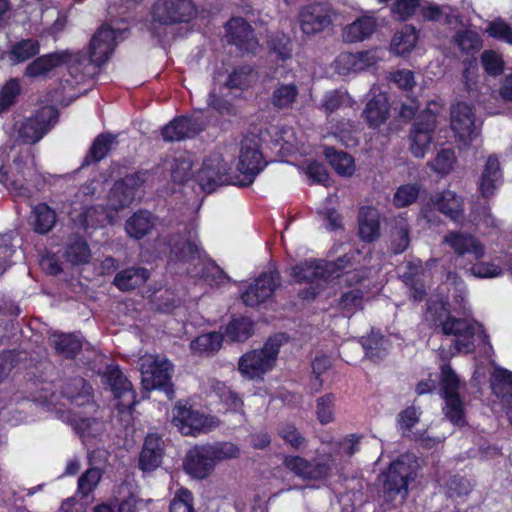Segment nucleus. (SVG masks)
Listing matches in <instances>:
<instances>
[{
  "label": "nucleus",
  "mask_w": 512,
  "mask_h": 512,
  "mask_svg": "<svg viewBox=\"0 0 512 512\" xmlns=\"http://www.w3.org/2000/svg\"><path fill=\"white\" fill-rule=\"evenodd\" d=\"M13 165L17 169V175L11 174L9 166H0V183L16 196L29 198L31 190L25 184L23 168L26 165L23 158L18 155L13 159Z\"/></svg>",
  "instance_id": "obj_21"
},
{
  "label": "nucleus",
  "mask_w": 512,
  "mask_h": 512,
  "mask_svg": "<svg viewBox=\"0 0 512 512\" xmlns=\"http://www.w3.org/2000/svg\"><path fill=\"white\" fill-rule=\"evenodd\" d=\"M39 51V41L34 38H26L12 44L6 55L11 64L16 65L35 57Z\"/></svg>",
  "instance_id": "obj_35"
},
{
  "label": "nucleus",
  "mask_w": 512,
  "mask_h": 512,
  "mask_svg": "<svg viewBox=\"0 0 512 512\" xmlns=\"http://www.w3.org/2000/svg\"><path fill=\"white\" fill-rule=\"evenodd\" d=\"M306 175L312 180L313 183L329 185L330 176L324 164L313 160L307 164Z\"/></svg>",
  "instance_id": "obj_64"
},
{
  "label": "nucleus",
  "mask_w": 512,
  "mask_h": 512,
  "mask_svg": "<svg viewBox=\"0 0 512 512\" xmlns=\"http://www.w3.org/2000/svg\"><path fill=\"white\" fill-rule=\"evenodd\" d=\"M226 41L242 53H255L258 47L252 26L242 17L232 18L226 22Z\"/></svg>",
  "instance_id": "obj_15"
},
{
  "label": "nucleus",
  "mask_w": 512,
  "mask_h": 512,
  "mask_svg": "<svg viewBox=\"0 0 512 512\" xmlns=\"http://www.w3.org/2000/svg\"><path fill=\"white\" fill-rule=\"evenodd\" d=\"M352 254H344L333 261L323 260L324 271L326 273L327 280L333 277H339V272L353 266Z\"/></svg>",
  "instance_id": "obj_59"
},
{
  "label": "nucleus",
  "mask_w": 512,
  "mask_h": 512,
  "mask_svg": "<svg viewBox=\"0 0 512 512\" xmlns=\"http://www.w3.org/2000/svg\"><path fill=\"white\" fill-rule=\"evenodd\" d=\"M280 335L269 337L261 349L249 351L239 360V371L249 379L261 377L275 366L281 347Z\"/></svg>",
  "instance_id": "obj_5"
},
{
  "label": "nucleus",
  "mask_w": 512,
  "mask_h": 512,
  "mask_svg": "<svg viewBox=\"0 0 512 512\" xmlns=\"http://www.w3.org/2000/svg\"><path fill=\"white\" fill-rule=\"evenodd\" d=\"M434 208L456 224L465 220L464 199L456 192L444 190L431 197Z\"/></svg>",
  "instance_id": "obj_18"
},
{
  "label": "nucleus",
  "mask_w": 512,
  "mask_h": 512,
  "mask_svg": "<svg viewBox=\"0 0 512 512\" xmlns=\"http://www.w3.org/2000/svg\"><path fill=\"white\" fill-rule=\"evenodd\" d=\"M22 93L18 78H10L0 88V114L5 113L14 106Z\"/></svg>",
  "instance_id": "obj_42"
},
{
  "label": "nucleus",
  "mask_w": 512,
  "mask_h": 512,
  "mask_svg": "<svg viewBox=\"0 0 512 512\" xmlns=\"http://www.w3.org/2000/svg\"><path fill=\"white\" fill-rule=\"evenodd\" d=\"M436 129V115L430 111L421 113L410 132V151L416 158H423L430 148Z\"/></svg>",
  "instance_id": "obj_13"
},
{
  "label": "nucleus",
  "mask_w": 512,
  "mask_h": 512,
  "mask_svg": "<svg viewBox=\"0 0 512 512\" xmlns=\"http://www.w3.org/2000/svg\"><path fill=\"white\" fill-rule=\"evenodd\" d=\"M173 423L183 435L196 436L217 426L215 418L195 409L187 401H178L173 410Z\"/></svg>",
  "instance_id": "obj_7"
},
{
  "label": "nucleus",
  "mask_w": 512,
  "mask_h": 512,
  "mask_svg": "<svg viewBox=\"0 0 512 512\" xmlns=\"http://www.w3.org/2000/svg\"><path fill=\"white\" fill-rule=\"evenodd\" d=\"M421 0H396L392 7V15L400 21L409 20L421 6Z\"/></svg>",
  "instance_id": "obj_55"
},
{
  "label": "nucleus",
  "mask_w": 512,
  "mask_h": 512,
  "mask_svg": "<svg viewBox=\"0 0 512 512\" xmlns=\"http://www.w3.org/2000/svg\"><path fill=\"white\" fill-rule=\"evenodd\" d=\"M440 390L442 397L459 395V378L449 364L441 366Z\"/></svg>",
  "instance_id": "obj_50"
},
{
  "label": "nucleus",
  "mask_w": 512,
  "mask_h": 512,
  "mask_svg": "<svg viewBox=\"0 0 512 512\" xmlns=\"http://www.w3.org/2000/svg\"><path fill=\"white\" fill-rule=\"evenodd\" d=\"M169 512H194L192 492L180 488L170 503Z\"/></svg>",
  "instance_id": "obj_56"
},
{
  "label": "nucleus",
  "mask_w": 512,
  "mask_h": 512,
  "mask_svg": "<svg viewBox=\"0 0 512 512\" xmlns=\"http://www.w3.org/2000/svg\"><path fill=\"white\" fill-rule=\"evenodd\" d=\"M255 80L254 68L250 65H242L235 68L226 79V88L247 89Z\"/></svg>",
  "instance_id": "obj_43"
},
{
  "label": "nucleus",
  "mask_w": 512,
  "mask_h": 512,
  "mask_svg": "<svg viewBox=\"0 0 512 512\" xmlns=\"http://www.w3.org/2000/svg\"><path fill=\"white\" fill-rule=\"evenodd\" d=\"M473 109L465 102H458L451 108V128L460 138L470 137L474 131Z\"/></svg>",
  "instance_id": "obj_26"
},
{
  "label": "nucleus",
  "mask_w": 512,
  "mask_h": 512,
  "mask_svg": "<svg viewBox=\"0 0 512 512\" xmlns=\"http://www.w3.org/2000/svg\"><path fill=\"white\" fill-rule=\"evenodd\" d=\"M34 231L39 234L48 233L56 223L55 211L46 203H39L33 208Z\"/></svg>",
  "instance_id": "obj_41"
},
{
  "label": "nucleus",
  "mask_w": 512,
  "mask_h": 512,
  "mask_svg": "<svg viewBox=\"0 0 512 512\" xmlns=\"http://www.w3.org/2000/svg\"><path fill=\"white\" fill-rule=\"evenodd\" d=\"M335 16L328 2H314L303 6L298 13V23L305 36H315L332 26Z\"/></svg>",
  "instance_id": "obj_10"
},
{
  "label": "nucleus",
  "mask_w": 512,
  "mask_h": 512,
  "mask_svg": "<svg viewBox=\"0 0 512 512\" xmlns=\"http://www.w3.org/2000/svg\"><path fill=\"white\" fill-rule=\"evenodd\" d=\"M390 113V105L386 93L374 95L366 104L363 117L371 128H378L386 122Z\"/></svg>",
  "instance_id": "obj_29"
},
{
  "label": "nucleus",
  "mask_w": 512,
  "mask_h": 512,
  "mask_svg": "<svg viewBox=\"0 0 512 512\" xmlns=\"http://www.w3.org/2000/svg\"><path fill=\"white\" fill-rule=\"evenodd\" d=\"M149 276V270L144 267H130L119 271L113 283L121 291H130L145 284Z\"/></svg>",
  "instance_id": "obj_31"
},
{
  "label": "nucleus",
  "mask_w": 512,
  "mask_h": 512,
  "mask_svg": "<svg viewBox=\"0 0 512 512\" xmlns=\"http://www.w3.org/2000/svg\"><path fill=\"white\" fill-rule=\"evenodd\" d=\"M377 28L374 16L362 15L344 27L342 37L346 43L362 42L370 38Z\"/></svg>",
  "instance_id": "obj_28"
},
{
  "label": "nucleus",
  "mask_w": 512,
  "mask_h": 512,
  "mask_svg": "<svg viewBox=\"0 0 512 512\" xmlns=\"http://www.w3.org/2000/svg\"><path fill=\"white\" fill-rule=\"evenodd\" d=\"M480 60L487 75L491 77H498L504 72V59L501 54L494 50H484L481 54Z\"/></svg>",
  "instance_id": "obj_48"
},
{
  "label": "nucleus",
  "mask_w": 512,
  "mask_h": 512,
  "mask_svg": "<svg viewBox=\"0 0 512 512\" xmlns=\"http://www.w3.org/2000/svg\"><path fill=\"white\" fill-rule=\"evenodd\" d=\"M363 296L361 289H353L344 292L339 298L338 306L342 311L353 313L358 308H361Z\"/></svg>",
  "instance_id": "obj_61"
},
{
  "label": "nucleus",
  "mask_w": 512,
  "mask_h": 512,
  "mask_svg": "<svg viewBox=\"0 0 512 512\" xmlns=\"http://www.w3.org/2000/svg\"><path fill=\"white\" fill-rule=\"evenodd\" d=\"M282 465L303 480L320 481L326 479L331 473V466L328 462L316 459L310 461L299 455H285Z\"/></svg>",
  "instance_id": "obj_14"
},
{
  "label": "nucleus",
  "mask_w": 512,
  "mask_h": 512,
  "mask_svg": "<svg viewBox=\"0 0 512 512\" xmlns=\"http://www.w3.org/2000/svg\"><path fill=\"white\" fill-rule=\"evenodd\" d=\"M420 194V186L416 183L400 185L393 196V204L397 208H405L415 203Z\"/></svg>",
  "instance_id": "obj_47"
},
{
  "label": "nucleus",
  "mask_w": 512,
  "mask_h": 512,
  "mask_svg": "<svg viewBox=\"0 0 512 512\" xmlns=\"http://www.w3.org/2000/svg\"><path fill=\"white\" fill-rule=\"evenodd\" d=\"M290 277L298 284H314L328 281L324 271L323 260L309 259L301 261L290 269Z\"/></svg>",
  "instance_id": "obj_23"
},
{
  "label": "nucleus",
  "mask_w": 512,
  "mask_h": 512,
  "mask_svg": "<svg viewBox=\"0 0 512 512\" xmlns=\"http://www.w3.org/2000/svg\"><path fill=\"white\" fill-rule=\"evenodd\" d=\"M268 45L271 51L277 54L281 60H287L292 55L291 39L284 33H277L270 37Z\"/></svg>",
  "instance_id": "obj_53"
},
{
  "label": "nucleus",
  "mask_w": 512,
  "mask_h": 512,
  "mask_svg": "<svg viewBox=\"0 0 512 512\" xmlns=\"http://www.w3.org/2000/svg\"><path fill=\"white\" fill-rule=\"evenodd\" d=\"M358 236L365 243H373L380 237V215L371 206H362L358 212Z\"/></svg>",
  "instance_id": "obj_24"
},
{
  "label": "nucleus",
  "mask_w": 512,
  "mask_h": 512,
  "mask_svg": "<svg viewBox=\"0 0 512 512\" xmlns=\"http://www.w3.org/2000/svg\"><path fill=\"white\" fill-rule=\"evenodd\" d=\"M403 281L410 289V298L416 303L422 302L427 295L423 281L411 272L404 273Z\"/></svg>",
  "instance_id": "obj_62"
},
{
  "label": "nucleus",
  "mask_w": 512,
  "mask_h": 512,
  "mask_svg": "<svg viewBox=\"0 0 512 512\" xmlns=\"http://www.w3.org/2000/svg\"><path fill=\"white\" fill-rule=\"evenodd\" d=\"M191 273L193 277L203 280L210 286L219 284L224 274L222 268H220L213 260L202 258L194 264V268Z\"/></svg>",
  "instance_id": "obj_38"
},
{
  "label": "nucleus",
  "mask_w": 512,
  "mask_h": 512,
  "mask_svg": "<svg viewBox=\"0 0 512 512\" xmlns=\"http://www.w3.org/2000/svg\"><path fill=\"white\" fill-rule=\"evenodd\" d=\"M446 495L449 498L467 496L471 491L468 479L459 474L451 475L445 483Z\"/></svg>",
  "instance_id": "obj_51"
},
{
  "label": "nucleus",
  "mask_w": 512,
  "mask_h": 512,
  "mask_svg": "<svg viewBox=\"0 0 512 512\" xmlns=\"http://www.w3.org/2000/svg\"><path fill=\"white\" fill-rule=\"evenodd\" d=\"M323 155L338 175L349 177L354 174L355 161L349 153L339 151L332 146H325Z\"/></svg>",
  "instance_id": "obj_32"
},
{
  "label": "nucleus",
  "mask_w": 512,
  "mask_h": 512,
  "mask_svg": "<svg viewBox=\"0 0 512 512\" xmlns=\"http://www.w3.org/2000/svg\"><path fill=\"white\" fill-rule=\"evenodd\" d=\"M198 15L193 0H155L149 10L148 30L153 37H161V29L188 24Z\"/></svg>",
  "instance_id": "obj_3"
},
{
  "label": "nucleus",
  "mask_w": 512,
  "mask_h": 512,
  "mask_svg": "<svg viewBox=\"0 0 512 512\" xmlns=\"http://www.w3.org/2000/svg\"><path fill=\"white\" fill-rule=\"evenodd\" d=\"M154 225L152 213L147 210H139L126 221L125 229L130 237L140 240L151 232Z\"/></svg>",
  "instance_id": "obj_34"
},
{
  "label": "nucleus",
  "mask_w": 512,
  "mask_h": 512,
  "mask_svg": "<svg viewBox=\"0 0 512 512\" xmlns=\"http://www.w3.org/2000/svg\"><path fill=\"white\" fill-rule=\"evenodd\" d=\"M278 436L293 450L300 451L307 447L308 441L294 423H283L277 429Z\"/></svg>",
  "instance_id": "obj_44"
},
{
  "label": "nucleus",
  "mask_w": 512,
  "mask_h": 512,
  "mask_svg": "<svg viewBox=\"0 0 512 512\" xmlns=\"http://www.w3.org/2000/svg\"><path fill=\"white\" fill-rule=\"evenodd\" d=\"M486 33L493 39L512 45V26L502 18L490 21Z\"/></svg>",
  "instance_id": "obj_52"
},
{
  "label": "nucleus",
  "mask_w": 512,
  "mask_h": 512,
  "mask_svg": "<svg viewBox=\"0 0 512 512\" xmlns=\"http://www.w3.org/2000/svg\"><path fill=\"white\" fill-rule=\"evenodd\" d=\"M51 339L56 353L65 359L73 360L82 351L83 342L74 333L56 332Z\"/></svg>",
  "instance_id": "obj_30"
},
{
  "label": "nucleus",
  "mask_w": 512,
  "mask_h": 512,
  "mask_svg": "<svg viewBox=\"0 0 512 512\" xmlns=\"http://www.w3.org/2000/svg\"><path fill=\"white\" fill-rule=\"evenodd\" d=\"M456 161L455 153L452 149H441L433 160V169L442 175L450 173Z\"/></svg>",
  "instance_id": "obj_60"
},
{
  "label": "nucleus",
  "mask_w": 512,
  "mask_h": 512,
  "mask_svg": "<svg viewBox=\"0 0 512 512\" xmlns=\"http://www.w3.org/2000/svg\"><path fill=\"white\" fill-rule=\"evenodd\" d=\"M298 94V87L294 83L279 84L273 90L271 102L276 108H289L296 101Z\"/></svg>",
  "instance_id": "obj_45"
},
{
  "label": "nucleus",
  "mask_w": 512,
  "mask_h": 512,
  "mask_svg": "<svg viewBox=\"0 0 512 512\" xmlns=\"http://www.w3.org/2000/svg\"><path fill=\"white\" fill-rule=\"evenodd\" d=\"M151 177L152 173L149 170L140 169L116 180L108 194L111 207L116 211L129 207L135 200L137 192Z\"/></svg>",
  "instance_id": "obj_8"
},
{
  "label": "nucleus",
  "mask_w": 512,
  "mask_h": 512,
  "mask_svg": "<svg viewBox=\"0 0 512 512\" xmlns=\"http://www.w3.org/2000/svg\"><path fill=\"white\" fill-rule=\"evenodd\" d=\"M453 39L458 48L466 54H473L482 47V40L479 34L470 29L458 30Z\"/></svg>",
  "instance_id": "obj_46"
},
{
  "label": "nucleus",
  "mask_w": 512,
  "mask_h": 512,
  "mask_svg": "<svg viewBox=\"0 0 512 512\" xmlns=\"http://www.w3.org/2000/svg\"><path fill=\"white\" fill-rule=\"evenodd\" d=\"M104 383L107 384L115 399L118 400L116 408L120 413H131L136 405V391L132 383L124 375L119 365L107 366L103 374Z\"/></svg>",
  "instance_id": "obj_11"
},
{
  "label": "nucleus",
  "mask_w": 512,
  "mask_h": 512,
  "mask_svg": "<svg viewBox=\"0 0 512 512\" xmlns=\"http://www.w3.org/2000/svg\"><path fill=\"white\" fill-rule=\"evenodd\" d=\"M142 382L146 389H163L170 385L171 375L167 361L154 360L147 367L142 366Z\"/></svg>",
  "instance_id": "obj_27"
},
{
  "label": "nucleus",
  "mask_w": 512,
  "mask_h": 512,
  "mask_svg": "<svg viewBox=\"0 0 512 512\" xmlns=\"http://www.w3.org/2000/svg\"><path fill=\"white\" fill-rule=\"evenodd\" d=\"M502 182L500 162L496 155L488 156L480 180L479 192L484 198H490Z\"/></svg>",
  "instance_id": "obj_25"
},
{
  "label": "nucleus",
  "mask_w": 512,
  "mask_h": 512,
  "mask_svg": "<svg viewBox=\"0 0 512 512\" xmlns=\"http://www.w3.org/2000/svg\"><path fill=\"white\" fill-rule=\"evenodd\" d=\"M117 34V31L109 24H103L92 36L87 56L83 52L72 53L69 50L47 53L30 62L25 68L24 76L28 78L46 76L63 66H67L70 74H72L85 61L94 64L96 67H101L114 53L117 45Z\"/></svg>",
  "instance_id": "obj_1"
},
{
  "label": "nucleus",
  "mask_w": 512,
  "mask_h": 512,
  "mask_svg": "<svg viewBox=\"0 0 512 512\" xmlns=\"http://www.w3.org/2000/svg\"><path fill=\"white\" fill-rule=\"evenodd\" d=\"M224 340V334L219 332H210L197 336L190 343V349L194 355L209 356L218 351Z\"/></svg>",
  "instance_id": "obj_36"
},
{
  "label": "nucleus",
  "mask_w": 512,
  "mask_h": 512,
  "mask_svg": "<svg viewBox=\"0 0 512 512\" xmlns=\"http://www.w3.org/2000/svg\"><path fill=\"white\" fill-rule=\"evenodd\" d=\"M197 183L206 193L214 192L224 184V157L219 152H212L203 160L196 176Z\"/></svg>",
  "instance_id": "obj_17"
},
{
  "label": "nucleus",
  "mask_w": 512,
  "mask_h": 512,
  "mask_svg": "<svg viewBox=\"0 0 512 512\" xmlns=\"http://www.w3.org/2000/svg\"><path fill=\"white\" fill-rule=\"evenodd\" d=\"M65 256L67 261L74 265L88 263L91 250L85 238L79 235L71 238L65 249Z\"/></svg>",
  "instance_id": "obj_39"
},
{
  "label": "nucleus",
  "mask_w": 512,
  "mask_h": 512,
  "mask_svg": "<svg viewBox=\"0 0 512 512\" xmlns=\"http://www.w3.org/2000/svg\"><path fill=\"white\" fill-rule=\"evenodd\" d=\"M338 61H345L353 66V69H356V64L359 62L361 66L360 69H363L365 67H370L376 64V58L372 51L366 50V51H360L356 54H346V55H340L338 58Z\"/></svg>",
  "instance_id": "obj_63"
},
{
  "label": "nucleus",
  "mask_w": 512,
  "mask_h": 512,
  "mask_svg": "<svg viewBox=\"0 0 512 512\" xmlns=\"http://www.w3.org/2000/svg\"><path fill=\"white\" fill-rule=\"evenodd\" d=\"M115 138V135L110 132H103L97 135L83 159L82 167L89 166L103 160L111 151Z\"/></svg>",
  "instance_id": "obj_33"
},
{
  "label": "nucleus",
  "mask_w": 512,
  "mask_h": 512,
  "mask_svg": "<svg viewBox=\"0 0 512 512\" xmlns=\"http://www.w3.org/2000/svg\"><path fill=\"white\" fill-rule=\"evenodd\" d=\"M171 252L175 254L176 258L181 262H194L201 259V252L196 243L187 240L178 246L175 244Z\"/></svg>",
  "instance_id": "obj_54"
},
{
  "label": "nucleus",
  "mask_w": 512,
  "mask_h": 512,
  "mask_svg": "<svg viewBox=\"0 0 512 512\" xmlns=\"http://www.w3.org/2000/svg\"><path fill=\"white\" fill-rule=\"evenodd\" d=\"M57 118L58 112L53 107H40L20 123L17 131L19 139L24 144H36L52 129Z\"/></svg>",
  "instance_id": "obj_9"
},
{
  "label": "nucleus",
  "mask_w": 512,
  "mask_h": 512,
  "mask_svg": "<svg viewBox=\"0 0 512 512\" xmlns=\"http://www.w3.org/2000/svg\"><path fill=\"white\" fill-rule=\"evenodd\" d=\"M165 454L162 437L157 433L148 434L143 442L139 455V468L144 472H152L161 464Z\"/></svg>",
  "instance_id": "obj_20"
},
{
  "label": "nucleus",
  "mask_w": 512,
  "mask_h": 512,
  "mask_svg": "<svg viewBox=\"0 0 512 512\" xmlns=\"http://www.w3.org/2000/svg\"><path fill=\"white\" fill-rule=\"evenodd\" d=\"M334 400L335 396L332 393L325 394L317 399V419L323 425L333 421L334 418Z\"/></svg>",
  "instance_id": "obj_58"
},
{
  "label": "nucleus",
  "mask_w": 512,
  "mask_h": 512,
  "mask_svg": "<svg viewBox=\"0 0 512 512\" xmlns=\"http://www.w3.org/2000/svg\"><path fill=\"white\" fill-rule=\"evenodd\" d=\"M383 492L394 498L396 495L408 492V484L412 479V470L409 464L401 459L390 463L387 470L381 474Z\"/></svg>",
  "instance_id": "obj_16"
},
{
  "label": "nucleus",
  "mask_w": 512,
  "mask_h": 512,
  "mask_svg": "<svg viewBox=\"0 0 512 512\" xmlns=\"http://www.w3.org/2000/svg\"><path fill=\"white\" fill-rule=\"evenodd\" d=\"M102 472L97 467L87 469L78 479L77 493L83 498L91 494L98 486Z\"/></svg>",
  "instance_id": "obj_49"
},
{
  "label": "nucleus",
  "mask_w": 512,
  "mask_h": 512,
  "mask_svg": "<svg viewBox=\"0 0 512 512\" xmlns=\"http://www.w3.org/2000/svg\"><path fill=\"white\" fill-rule=\"evenodd\" d=\"M223 73L215 72L209 90L206 107L195 109L190 114L175 116L161 129L165 142L174 143L195 139L209 125H217L224 115V80Z\"/></svg>",
  "instance_id": "obj_2"
},
{
  "label": "nucleus",
  "mask_w": 512,
  "mask_h": 512,
  "mask_svg": "<svg viewBox=\"0 0 512 512\" xmlns=\"http://www.w3.org/2000/svg\"><path fill=\"white\" fill-rule=\"evenodd\" d=\"M417 40L416 29L413 26L406 25L400 32L394 35L391 47L397 55L406 56L413 50Z\"/></svg>",
  "instance_id": "obj_40"
},
{
  "label": "nucleus",
  "mask_w": 512,
  "mask_h": 512,
  "mask_svg": "<svg viewBox=\"0 0 512 512\" xmlns=\"http://www.w3.org/2000/svg\"><path fill=\"white\" fill-rule=\"evenodd\" d=\"M445 242L459 256L472 254L475 260H480L485 254L483 244L471 234L450 231L445 236Z\"/></svg>",
  "instance_id": "obj_22"
},
{
  "label": "nucleus",
  "mask_w": 512,
  "mask_h": 512,
  "mask_svg": "<svg viewBox=\"0 0 512 512\" xmlns=\"http://www.w3.org/2000/svg\"><path fill=\"white\" fill-rule=\"evenodd\" d=\"M441 333L445 336H455L454 341L457 351H470L473 347L475 335L474 326L464 318L451 316L447 318L442 325Z\"/></svg>",
  "instance_id": "obj_19"
},
{
  "label": "nucleus",
  "mask_w": 512,
  "mask_h": 512,
  "mask_svg": "<svg viewBox=\"0 0 512 512\" xmlns=\"http://www.w3.org/2000/svg\"><path fill=\"white\" fill-rule=\"evenodd\" d=\"M445 415L454 424L464 421V408L460 395L444 396Z\"/></svg>",
  "instance_id": "obj_57"
},
{
  "label": "nucleus",
  "mask_w": 512,
  "mask_h": 512,
  "mask_svg": "<svg viewBox=\"0 0 512 512\" xmlns=\"http://www.w3.org/2000/svg\"><path fill=\"white\" fill-rule=\"evenodd\" d=\"M254 333V322L248 317H233L226 324V337L232 342H245Z\"/></svg>",
  "instance_id": "obj_37"
},
{
  "label": "nucleus",
  "mask_w": 512,
  "mask_h": 512,
  "mask_svg": "<svg viewBox=\"0 0 512 512\" xmlns=\"http://www.w3.org/2000/svg\"><path fill=\"white\" fill-rule=\"evenodd\" d=\"M222 459H224V446L221 444L194 445L187 451L183 467L192 478L203 480L211 475L217 462Z\"/></svg>",
  "instance_id": "obj_6"
},
{
  "label": "nucleus",
  "mask_w": 512,
  "mask_h": 512,
  "mask_svg": "<svg viewBox=\"0 0 512 512\" xmlns=\"http://www.w3.org/2000/svg\"><path fill=\"white\" fill-rule=\"evenodd\" d=\"M266 166L267 161L263 156L260 140L256 136L244 137L241 141L237 163L241 178L234 182L228 179L226 173V185L250 186Z\"/></svg>",
  "instance_id": "obj_4"
},
{
  "label": "nucleus",
  "mask_w": 512,
  "mask_h": 512,
  "mask_svg": "<svg viewBox=\"0 0 512 512\" xmlns=\"http://www.w3.org/2000/svg\"><path fill=\"white\" fill-rule=\"evenodd\" d=\"M280 286L281 275L276 268L263 271L242 291V302L248 307H257L270 299Z\"/></svg>",
  "instance_id": "obj_12"
}]
</instances>
